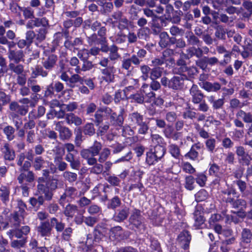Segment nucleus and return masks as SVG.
Here are the masks:
<instances>
[{
	"instance_id": "obj_8",
	"label": "nucleus",
	"mask_w": 252,
	"mask_h": 252,
	"mask_svg": "<svg viewBox=\"0 0 252 252\" xmlns=\"http://www.w3.org/2000/svg\"><path fill=\"white\" fill-rule=\"evenodd\" d=\"M57 59V56L55 55H45L42 59V64L46 70H51L55 66Z\"/></svg>"
},
{
	"instance_id": "obj_26",
	"label": "nucleus",
	"mask_w": 252,
	"mask_h": 252,
	"mask_svg": "<svg viewBox=\"0 0 252 252\" xmlns=\"http://www.w3.org/2000/svg\"><path fill=\"white\" fill-rule=\"evenodd\" d=\"M54 162L60 171H64L67 168V164L63 160L62 155L59 156L56 153L54 158Z\"/></svg>"
},
{
	"instance_id": "obj_61",
	"label": "nucleus",
	"mask_w": 252,
	"mask_h": 252,
	"mask_svg": "<svg viewBox=\"0 0 252 252\" xmlns=\"http://www.w3.org/2000/svg\"><path fill=\"white\" fill-rule=\"evenodd\" d=\"M151 139L153 143L157 145H161L164 143L163 138L158 134L151 135Z\"/></svg>"
},
{
	"instance_id": "obj_29",
	"label": "nucleus",
	"mask_w": 252,
	"mask_h": 252,
	"mask_svg": "<svg viewBox=\"0 0 252 252\" xmlns=\"http://www.w3.org/2000/svg\"><path fill=\"white\" fill-rule=\"evenodd\" d=\"M236 154L239 157L241 158V159L244 161V162L247 164H249L251 157L250 156L245 152V149L242 146L237 147L236 151Z\"/></svg>"
},
{
	"instance_id": "obj_18",
	"label": "nucleus",
	"mask_w": 252,
	"mask_h": 252,
	"mask_svg": "<svg viewBox=\"0 0 252 252\" xmlns=\"http://www.w3.org/2000/svg\"><path fill=\"white\" fill-rule=\"evenodd\" d=\"M9 109L21 116H25L28 112V106L20 105L18 102L13 101L9 105Z\"/></svg>"
},
{
	"instance_id": "obj_49",
	"label": "nucleus",
	"mask_w": 252,
	"mask_h": 252,
	"mask_svg": "<svg viewBox=\"0 0 252 252\" xmlns=\"http://www.w3.org/2000/svg\"><path fill=\"white\" fill-rule=\"evenodd\" d=\"M186 38L189 44L191 45H197L200 43V40L197 37L195 36L192 32H189L186 35Z\"/></svg>"
},
{
	"instance_id": "obj_25",
	"label": "nucleus",
	"mask_w": 252,
	"mask_h": 252,
	"mask_svg": "<svg viewBox=\"0 0 252 252\" xmlns=\"http://www.w3.org/2000/svg\"><path fill=\"white\" fill-rule=\"evenodd\" d=\"M79 243L82 244V249L86 251H88L92 246L94 243V240L91 235H87L86 237L81 238L79 241Z\"/></svg>"
},
{
	"instance_id": "obj_6",
	"label": "nucleus",
	"mask_w": 252,
	"mask_h": 252,
	"mask_svg": "<svg viewBox=\"0 0 252 252\" xmlns=\"http://www.w3.org/2000/svg\"><path fill=\"white\" fill-rule=\"evenodd\" d=\"M19 205H20V207L18 211L11 215L10 222L13 223L15 227H19L24 220L26 205L22 201H19Z\"/></svg>"
},
{
	"instance_id": "obj_22",
	"label": "nucleus",
	"mask_w": 252,
	"mask_h": 252,
	"mask_svg": "<svg viewBox=\"0 0 252 252\" xmlns=\"http://www.w3.org/2000/svg\"><path fill=\"white\" fill-rule=\"evenodd\" d=\"M200 87L208 92H218L221 89V85L219 83L202 82Z\"/></svg>"
},
{
	"instance_id": "obj_63",
	"label": "nucleus",
	"mask_w": 252,
	"mask_h": 252,
	"mask_svg": "<svg viewBox=\"0 0 252 252\" xmlns=\"http://www.w3.org/2000/svg\"><path fill=\"white\" fill-rule=\"evenodd\" d=\"M194 179L192 176H189L186 178L185 187L189 190H191L194 189Z\"/></svg>"
},
{
	"instance_id": "obj_43",
	"label": "nucleus",
	"mask_w": 252,
	"mask_h": 252,
	"mask_svg": "<svg viewBox=\"0 0 252 252\" xmlns=\"http://www.w3.org/2000/svg\"><path fill=\"white\" fill-rule=\"evenodd\" d=\"M8 66L10 70L17 75L21 74L24 71V66L20 64H15L14 63H11Z\"/></svg>"
},
{
	"instance_id": "obj_48",
	"label": "nucleus",
	"mask_w": 252,
	"mask_h": 252,
	"mask_svg": "<svg viewBox=\"0 0 252 252\" xmlns=\"http://www.w3.org/2000/svg\"><path fill=\"white\" fill-rule=\"evenodd\" d=\"M83 79L82 77H81L77 74H74L71 76L69 78V80L68 83H67V85L71 88H73L74 87V84L77 82H80L81 84L83 83Z\"/></svg>"
},
{
	"instance_id": "obj_60",
	"label": "nucleus",
	"mask_w": 252,
	"mask_h": 252,
	"mask_svg": "<svg viewBox=\"0 0 252 252\" xmlns=\"http://www.w3.org/2000/svg\"><path fill=\"white\" fill-rule=\"evenodd\" d=\"M21 11L25 19H32L34 18V12L31 7L22 8Z\"/></svg>"
},
{
	"instance_id": "obj_4",
	"label": "nucleus",
	"mask_w": 252,
	"mask_h": 252,
	"mask_svg": "<svg viewBox=\"0 0 252 252\" xmlns=\"http://www.w3.org/2000/svg\"><path fill=\"white\" fill-rule=\"evenodd\" d=\"M77 195L78 191L75 188L66 186L64 192L60 197L59 203L61 206H64L66 203L74 200Z\"/></svg>"
},
{
	"instance_id": "obj_17",
	"label": "nucleus",
	"mask_w": 252,
	"mask_h": 252,
	"mask_svg": "<svg viewBox=\"0 0 252 252\" xmlns=\"http://www.w3.org/2000/svg\"><path fill=\"white\" fill-rule=\"evenodd\" d=\"M164 136L167 138H171L174 140H178L181 137V133L174 131L173 127L170 125L167 126L163 131Z\"/></svg>"
},
{
	"instance_id": "obj_52",
	"label": "nucleus",
	"mask_w": 252,
	"mask_h": 252,
	"mask_svg": "<svg viewBox=\"0 0 252 252\" xmlns=\"http://www.w3.org/2000/svg\"><path fill=\"white\" fill-rule=\"evenodd\" d=\"M110 155V150L107 148H104L102 151L98 154L99 158L98 161L100 163H103L108 158Z\"/></svg>"
},
{
	"instance_id": "obj_41",
	"label": "nucleus",
	"mask_w": 252,
	"mask_h": 252,
	"mask_svg": "<svg viewBox=\"0 0 252 252\" xmlns=\"http://www.w3.org/2000/svg\"><path fill=\"white\" fill-rule=\"evenodd\" d=\"M64 149H65L67 152V154H71V152L74 151L75 150V146L74 145L70 143H67L63 145V148L62 149L60 147H56V149L57 150V154L60 155L61 153V151H62L63 154L64 153Z\"/></svg>"
},
{
	"instance_id": "obj_62",
	"label": "nucleus",
	"mask_w": 252,
	"mask_h": 252,
	"mask_svg": "<svg viewBox=\"0 0 252 252\" xmlns=\"http://www.w3.org/2000/svg\"><path fill=\"white\" fill-rule=\"evenodd\" d=\"M47 33V29L46 28H40L38 33L36 34V39L39 42H41L44 40L46 38V34Z\"/></svg>"
},
{
	"instance_id": "obj_50",
	"label": "nucleus",
	"mask_w": 252,
	"mask_h": 252,
	"mask_svg": "<svg viewBox=\"0 0 252 252\" xmlns=\"http://www.w3.org/2000/svg\"><path fill=\"white\" fill-rule=\"evenodd\" d=\"M215 29V36L220 39H225L226 30L224 29L221 26H217Z\"/></svg>"
},
{
	"instance_id": "obj_35",
	"label": "nucleus",
	"mask_w": 252,
	"mask_h": 252,
	"mask_svg": "<svg viewBox=\"0 0 252 252\" xmlns=\"http://www.w3.org/2000/svg\"><path fill=\"white\" fill-rule=\"evenodd\" d=\"M119 48L115 45H112L110 46V49L109 53V60L115 61L120 58L121 55L118 53Z\"/></svg>"
},
{
	"instance_id": "obj_64",
	"label": "nucleus",
	"mask_w": 252,
	"mask_h": 252,
	"mask_svg": "<svg viewBox=\"0 0 252 252\" xmlns=\"http://www.w3.org/2000/svg\"><path fill=\"white\" fill-rule=\"evenodd\" d=\"M107 181L110 184L113 186H118L120 183V180L119 178L115 175L109 176Z\"/></svg>"
},
{
	"instance_id": "obj_30",
	"label": "nucleus",
	"mask_w": 252,
	"mask_h": 252,
	"mask_svg": "<svg viewBox=\"0 0 252 252\" xmlns=\"http://www.w3.org/2000/svg\"><path fill=\"white\" fill-rule=\"evenodd\" d=\"M236 117L242 119L246 123H252V114L250 112L239 110L236 114Z\"/></svg>"
},
{
	"instance_id": "obj_53",
	"label": "nucleus",
	"mask_w": 252,
	"mask_h": 252,
	"mask_svg": "<svg viewBox=\"0 0 252 252\" xmlns=\"http://www.w3.org/2000/svg\"><path fill=\"white\" fill-rule=\"evenodd\" d=\"M130 98L132 100L133 102L142 104L144 101V97L143 93L138 92L135 94H132L130 96Z\"/></svg>"
},
{
	"instance_id": "obj_54",
	"label": "nucleus",
	"mask_w": 252,
	"mask_h": 252,
	"mask_svg": "<svg viewBox=\"0 0 252 252\" xmlns=\"http://www.w3.org/2000/svg\"><path fill=\"white\" fill-rule=\"evenodd\" d=\"M169 150L171 155L176 158H179L180 154V150L179 147L175 144H171L169 146Z\"/></svg>"
},
{
	"instance_id": "obj_14",
	"label": "nucleus",
	"mask_w": 252,
	"mask_h": 252,
	"mask_svg": "<svg viewBox=\"0 0 252 252\" xmlns=\"http://www.w3.org/2000/svg\"><path fill=\"white\" fill-rule=\"evenodd\" d=\"M226 203H230L233 209L237 210H244L247 207V202L243 199L240 198L234 200L231 197H227L225 199Z\"/></svg>"
},
{
	"instance_id": "obj_2",
	"label": "nucleus",
	"mask_w": 252,
	"mask_h": 252,
	"mask_svg": "<svg viewBox=\"0 0 252 252\" xmlns=\"http://www.w3.org/2000/svg\"><path fill=\"white\" fill-rule=\"evenodd\" d=\"M147 54V52L143 49H140L137 53V55H133L129 58L124 59L122 61V68L129 71L132 68L131 64L136 66L139 65L142 60L139 58H144Z\"/></svg>"
},
{
	"instance_id": "obj_31",
	"label": "nucleus",
	"mask_w": 252,
	"mask_h": 252,
	"mask_svg": "<svg viewBox=\"0 0 252 252\" xmlns=\"http://www.w3.org/2000/svg\"><path fill=\"white\" fill-rule=\"evenodd\" d=\"M10 189L9 187L1 186L0 187V197L4 204H6L9 200Z\"/></svg>"
},
{
	"instance_id": "obj_42",
	"label": "nucleus",
	"mask_w": 252,
	"mask_h": 252,
	"mask_svg": "<svg viewBox=\"0 0 252 252\" xmlns=\"http://www.w3.org/2000/svg\"><path fill=\"white\" fill-rule=\"evenodd\" d=\"M50 224L52 228L55 227L58 232L62 231L64 228V224L61 221H59L56 218L51 219Z\"/></svg>"
},
{
	"instance_id": "obj_32",
	"label": "nucleus",
	"mask_w": 252,
	"mask_h": 252,
	"mask_svg": "<svg viewBox=\"0 0 252 252\" xmlns=\"http://www.w3.org/2000/svg\"><path fill=\"white\" fill-rule=\"evenodd\" d=\"M141 92L143 93V94L149 98V100L148 101H151L154 99L156 94L153 92L151 91L149 85L147 84H144L141 88Z\"/></svg>"
},
{
	"instance_id": "obj_55",
	"label": "nucleus",
	"mask_w": 252,
	"mask_h": 252,
	"mask_svg": "<svg viewBox=\"0 0 252 252\" xmlns=\"http://www.w3.org/2000/svg\"><path fill=\"white\" fill-rule=\"evenodd\" d=\"M169 32L170 34L173 36H183L185 33L184 30L180 29L176 26H172L169 29Z\"/></svg>"
},
{
	"instance_id": "obj_46",
	"label": "nucleus",
	"mask_w": 252,
	"mask_h": 252,
	"mask_svg": "<svg viewBox=\"0 0 252 252\" xmlns=\"http://www.w3.org/2000/svg\"><path fill=\"white\" fill-rule=\"evenodd\" d=\"M163 68L159 67H154L150 71L151 79H157L160 77L162 74Z\"/></svg>"
},
{
	"instance_id": "obj_51",
	"label": "nucleus",
	"mask_w": 252,
	"mask_h": 252,
	"mask_svg": "<svg viewBox=\"0 0 252 252\" xmlns=\"http://www.w3.org/2000/svg\"><path fill=\"white\" fill-rule=\"evenodd\" d=\"M95 128L92 123H87L83 127V133L85 135L91 136L95 133Z\"/></svg>"
},
{
	"instance_id": "obj_28",
	"label": "nucleus",
	"mask_w": 252,
	"mask_h": 252,
	"mask_svg": "<svg viewBox=\"0 0 252 252\" xmlns=\"http://www.w3.org/2000/svg\"><path fill=\"white\" fill-rule=\"evenodd\" d=\"M128 120L131 125H138L143 122V116L137 112L129 115Z\"/></svg>"
},
{
	"instance_id": "obj_36",
	"label": "nucleus",
	"mask_w": 252,
	"mask_h": 252,
	"mask_svg": "<svg viewBox=\"0 0 252 252\" xmlns=\"http://www.w3.org/2000/svg\"><path fill=\"white\" fill-rule=\"evenodd\" d=\"M200 149V146L199 144H195L192 147L190 151L186 154L185 157L191 159H195L198 155V152L196 150Z\"/></svg>"
},
{
	"instance_id": "obj_56",
	"label": "nucleus",
	"mask_w": 252,
	"mask_h": 252,
	"mask_svg": "<svg viewBox=\"0 0 252 252\" xmlns=\"http://www.w3.org/2000/svg\"><path fill=\"white\" fill-rule=\"evenodd\" d=\"M165 150L164 148L161 145H157L155 148V151L153 153L158 159H160L164 155Z\"/></svg>"
},
{
	"instance_id": "obj_58",
	"label": "nucleus",
	"mask_w": 252,
	"mask_h": 252,
	"mask_svg": "<svg viewBox=\"0 0 252 252\" xmlns=\"http://www.w3.org/2000/svg\"><path fill=\"white\" fill-rule=\"evenodd\" d=\"M87 211L92 216L101 213L102 211L101 207L96 204L91 205L88 207Z\"/></svg>"
},
{
	"instance_id": "obj_33",
	"label": "nucleus",
	"mask_w": 252,
	"mask_h": 252,
	"mask_svg": "<svg viewBox=\"0 0 252 252\" xmlns=\"http://www.w3.org/2000/svg\"><path fill=\"white\" fill-rule=\"evenodd\" d=\"M77 211L78 207L76 205L68 204L65 207L63 214L66 217L72 218Z\"/></svg>"
},
{
	"instance_id": "obj_39",
	"label": "nucleus",
	"mask_w": 252,
	"mask_h": 252,
	"mask_svg": "<svg viewBox=\"0 0 252 252\" xmlns=\"http://www.w3.org/2000/svg\"><path fill=\"white\" fill-rule=\"evenodd\" d=\"M122 234V228L120 226L114 227L110 230V237L115 240L120 239Z\"/></svg>"
},
{
	"instance_id": "obj_21",
	"label": "nucleus",
	"mask_w": 252,
	"mask_h": 252,
	"mask_svg": "<svg viewBox=\"0 0 252 252\" xmlns=\"http://www.w3.org/2000/svg\"><path fill=\"white\" fill-rule=\"evenodd\" d=\"M193 218L194 220V226L197 229L201 228L205 220L203 213L200 210L196 209L193 213Z\"/></svg>"
},
{
	"instance_id": "obj_7",
	"label": "nucleus",
	"mask_w": 252,
	"mask_h": 252,
	"mask_svg": "<svg viewBox=\"0 0 252 252\" xmlns=\"http://www.w3.org/2000/svg\"><path fill=\"white\" fill-rule=\"evenodd\" d=\"M55 130L59 133L61 140L64 141L69 140L72 136L71 131L67 127L63 126L61 122L55 123Z\"/></svg>"
},
{
	"instance_id": "obj_19",
	"label": "nucleus",
	"mask_w": 252,
	"mask_h": 252,
	"mask_svg": "<svg viewBox=\"0 0 252 252\" xmlns=\"http://www.w3.org/2000/svg\"><path fill=\"white\" fill-rule=\"evenodd\" d=\"M52 228L50 222L48 221L41 222L37 227V231L40 235L44 236H49L51 234Z\"/></svg>"
},
{
	"instance_id": "obj_20",
	"label": "nucleus",
	"mask_w": 252,
	"mask_h": 252,
	"mask_svg": "<svg viewBox=\"0 0 252 252\" xmlns=\"http://www.w3.org/2000/svg\"><path fill=\"white\" fill-rule=\"evenodd\" d=\"M129 215V209L125 207L123 209L117 210L113 218L114 221L118 222L123 221L126 220Z\"/></svg>"
},
{
	"instance_id": "obj_1",
	"label": "nucleus",
	"mask_w": 252,
	"mask_h": 252,
	"mask_svg": "<svg viewBox=\"0 0 252 252\" xmlns=\"http://www.w3.org/2000/svg\"><path fill=\"white\" fill-rule=\"evenodd\" d=\"M109 60L107 58H102L98 64L101 66L105 67L101 70L102 74V78L106 83L109 84L112 83L115 80V74L116 70L114 66H108Z\"/></svg>"
},
{
	"instance_id": "obj_16",
	"label": "nucleus",
	"mask_w": 252,
	"mask_h": 252,
	"mask_svg": "<svg viewBox=\"0 0 252 252\" xmlns=\"http://www.w3.org/2000/svg\"><path fill=\"white\" fill-rule=\"evenodd\" d=\"M5 160L8 161L13 160L15 157L14 151L10 147L7 143H5L1 149Z\"/></svg>"
},
{
	"instance_id": "obj_11",
	"label": "nucleus",
	"mask_w": 252,
	"mask_h": 252,
	"mask_svg": "<svg viewBox=\"0 0 252 252\" xmlns=\"http://www.w3.org/2000/svg\"><path fill=\"white\" fill-rule=\"evenodd\" d=\"M7 54L9 61H13L14 63L18 64L19 62L24 61V54L21 50L9 49Z\"/></svg>"
},
{
	"instance_id": "obj_38",
	"label": "nucleus",
	"mask_w": 252,
	"mask_h": 252,
	"mask_svg": "<svg viewBox=\"0 0 252 252\" xmlns=\"http://www.w3.org/2000/svg\"><path fill=\"white\" fill-rule=\"evenodd\" d=\"M159 38L158 44L160 47L165 48L169 45L168 39L169 38V35L165 32H163L159 34Z\"/></svg>"
},
{
	"instance_id": "obj_23",
	"label": "nucleus",
	"mask_w": 252,
	"mask_h": 252,
	"mask_svg": "<svg viewBox=\"0 0 252 252\" xmlns=\"http://www.w3.org/2000/svg\"><path fill=\"white\" fill-rule=\"evenodd\" d=\"M65 160L69 163L70 167L73 169L78 170L80 166L79 160L76 159L73 154H67L64 158Z\"/></svg>"
},
{
	"instance_id": "obj_3",
	"label": "nucleus",
	"mask_w": 252,
	"mask_h": 252,
	"mask_svg": "<svg viewBox=\"0 0 252 252\" xmlns=\"http://www.w3.org/2000/svg\"><path fill=\"white\" fill-rule=\"evenodd\" d=\"M102 147L101 143L95 140L90 148L82 149L80 151V156L85 159L94 158L95 156L98 155Z\"/></svg>"
},
{
	"instance_id": "obj_47",
	"label": "nucleus",
	"mask_w": 252,
	"mask_h": 252,
	"mask_svg": "<svg viewBox=\"0 0 252 252\" xmlns=\"http://www.w3.org/2000/svg\"><path fill=\"white\" fill-rule=\"evenodd\" d=\"M63 177L65 180L67 181L69 183H73L77 179V174L68 171H64L63 174Z\"/></svg>"
},
{
	"instance_id": "obj_40",
	"label": "nucleus",
	"mask_w": 252,
	"mask_h": 252,
	"mask_svg": "<svg viewBox=\"0 0 252 252\" xmlns=\"http://www.w3.org/2000/svg\"><path fill=\"white\" fill-rule=\"evenodd\" d=\"M3 131L8 140L11 141L15 138V129L13 126H6L3 128Z\"/></svg>"
},
{
	"instance_id": "obj_24",
	"label": "nucleus",
	"mask_w": 252,
	"mask_h": 252,
	"mask_svg": "<svg viewBox=\"0 0 252 252\" xmlns=\"http://www.w3.org/2000/svg\"><path fill=\"white\" fill-rule=\"evenodd\" d=\"M65 119L68 125L74 124L75 126H80L82 124V119L72 113H66Z\"/></svg>"
},
{
	"instance_id": "obj_15",
	"label": "nucleus",
	"mask_w": 252,
	"mask_h": 252,
	"mask_svg": "<svg viewBox=\"0 0 252 252\" xmlns=\"http://www.w3.org/2000/svg\"><path fill=\"white\" fill-rule=\"evenodd\" d=\"M125 109L122 108L120 110V113L117 114L115 112L112 116L110 118V122L112 125L115 126H121L124 123V119L123 114L125 113Z\"/></svg>"
},
{
	"instance_id": "obj_13",
	"label": "nucleus",
	"mask_w": 252,
	"mask_h": 252,
	"mask_svg": "<svg viewBox=\"0 0 252 252\" xmlns=\"http://www.w3.org/2000/svg\"><path fill=\"white\" fill-rule=\"evenodd\" d=\"M186 77L179 75L174 76L170 80L169 88L173 90H181L183 88Z\"/></svg>"
},
{
	"instance_id": "obj_37",
	"label": "nucleus",
	"mask_w": 252,
	"mask_h": 252,
	"mask_svg": "<svg viewBox=\"0 0 252 252\" xmlns=\"http://www.w3.org/2000/svg\"><path fill=\"white\" fill-rule=\"evenodd\" d=\"M44 158L41 156L36 157L33 162V167L36 170H40L44 167L45 164L46 163Z\"/></svg>"
},
{
	"instance_id": "obj_34",
	"label": "nucleus",
	"mask_w": 252,
	"mask_h": 252,
	"mask_svg": "<svg viewBox=\"0 0 252 252\" xmlns=\"http://www.w3.org/2000/svg\"><path fill=\"white\" fill-rule=\"evenodd\" d=\"M188 58L195 56L197 58H200L203 54V50L200 48L191 47L187 50Z\"/></svg>"
},
{
	"instance_id": "obj_12",
	"label": "nucleus",
	"mask_w": 252,
	"mask_h": 252,
	"mask_svg": "<svg viewBox=\"0 0 252 252\" xmlns=\"http://www.w3.org/2000/svg\"><path fill=\"white\" fill-rule=\"evenodd\" d=\"M86 160L88 165H93V167L90 168L92 173L99 174L103 172V166L100 162L97 163V159L95 158H92Z\"/></svg>"
},
{
	"instance_id": "obj_44",
	"label": "nucleus",
	"mask_w": 252,
	"mask_h": 252,
	"mask_svg": "<svg viewBox=\"0 0 252 252\" xmlns=\"http://www.w3.org/2000/svg\"><path fill=\"white\" fill-rule=\"evenodd\" d=\"M173 54V51L172 49H167L162 52V55L161 57L164 61L166 63L167 62L172 63L174 60L171 57Z\"/></svg>"
},
{
	"instance_id": "obj_57",
	"label": "nucleus",
	"mask_w": 252,
	"mask_h": 252,
	"mask_svg": "<svg viewBox=\"0 0 252 252\" xmlns=\"http://www.w3.org/2000/svg\"><path fill=\"white\" fill-rule=\"evenodd\" d=\"M27 242L26 238L21 240H14L11 241L10 246L14 249H20L25 246Z\"/></svg>"
},
{
	"instance_id": "obj_45",
	"label": "nucleus",
	"mask_w": 252,
	"mask_h": 252,
	"mask_svg": "<svg viewBox=\"0 0 252 252\" xmlns=\"http://www.w3.org/2000/svg\"><path fill=\"white\" fill-rule=\"evenodd\" d=\"M242 240L243 242L250 243L252 240V232L247 228H244L242 232Z\"/></svg>"
},
{
	"instance_id": "obj_59",
	"label": "nucleus",
	"mask_w": 252,
	"mask_h": 252,
	"mask_svg": "<svg viewBox=\"0 0 252 252\" xmlns=\"http://www.w3.org/2000/svg\"><path fill=\"white\" fill-rule=\"evenodd\" d=\"M103 109H98L94 114V122L96 126H99L103 122Z\"/></svg>"
},
{
	"instance_id": "obj_5",
	"label": "nucleus",
	"mask_w": 252,
	"mask_h": 252,
	"mask_svg": "<svg viewBox=\"0 0 252 252\" xmlns=\"http://www.w3.org/2000/svg\"><path fill=\"white\" fill-rule=\"evenodd\" d=\"M129 222L141 232L145 230V227L143 224V219L141 215V212L137 209H134L129 219Z\"/></svg>"
},
{
	"instance_id": "obj_27",
	"label": "nucleus",
	"mask_w": 252,
	"mask_h": 252,
	"mask_svg": "<svg viewBox=\"0 0 252 252\" xmlns=\"http://www.w3.org/2000/svg\"><path fill=\"white\" fill-rule=\"evenodd\" d=\"M17 180L20 184H22L25 180L29 183H32L34 180V175L32 171H28L27 173H21Z\"/></svg>"
},
{
	"instance_id": "obj_10",
	"label": "nucleus",
	"mask_w": 252,
	"mask_h": 252,
	"mask_svg": "<svg viewBox=\"0 0 252 252\" xmlns=\"http://www.w3.org/2000/svg\"><path fill=\"white\" fill-rule=\"evenodd\" d=\"M189 94L191 96V101L194 104L200 103L204 96L198 86L194 84L189 89Z\"/></svg>"
},
{
	"instance_id": "obj_9",
	"label": "nucleus",
	"mask_w": 252,
	"mask_h": 252,
	"mask_svg": "<svg viewBox=\"0 0 252 252\" xmlns=\"http://www.w3.org/2000/svg\"><path fill=\"white\" fill-rule=\"evenodd\" d=\"M190 240L191 236L187 231L181 232L177 239L178 244L184 250H187L189 248Z\"/></svg>"
}]
</instances>
